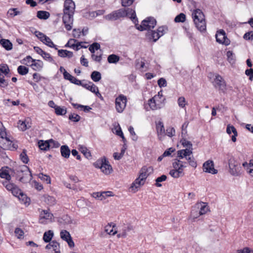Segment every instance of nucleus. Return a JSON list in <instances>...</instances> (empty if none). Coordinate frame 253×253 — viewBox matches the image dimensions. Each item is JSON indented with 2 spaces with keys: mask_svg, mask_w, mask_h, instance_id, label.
I'll return each instance as SVG.
<instances>
[{
  "mask_svg": "<svg viewBox=\"0 0 253 253\" xmlns=\"http://www.w3.org/2000/svg\"><path fill=\"white\" fill-rule=\"evenodd\" d=\"M75 7V3L72 0H65L62 21L67 31H70L72 28Z\"/></svg>",
  "mask_w": 253,
  "mask_h": 253,
  "instance_id": "1",
  "label": "nucleus"
},
{
  "mask_svg": "<svg viewBox=\"0 0 253 253\" xmlns=\"http://www.w3.org/2000/svg\"><path fill=\"white\" fill-rule=\"evenodd\" d=\"M126 16L129 17L133 20H135V11L129 8H121L105 15L104 18L109 21H115Z\"/></svg>",
  "mask_w": 253,
  "mask_h": 253,
  "instance_id": "2",
  "label": "nucleus"
},
{
  "mask_svg": "<svg viewBox=\"0 0 253 253\" xmlns=\"http://www.w3.org/2000/svg\"><path fill=\"white\" fill-rule=\"evenodd\" d=\"M152 171L153 169L151 167L149 168L143 167L140 170L139 177L132 183L130 188L134 192H136L138 189L144 184L147 176Z\"/></svg>",
  "mask_w": 253,
  "mask_h": 253,
  "instance_id": "3",
  "label": "nucleus"
},
{
  "mask_svg": "<svg viewBox=\"0 0 253 253\" xmlns=\"http://www.w3.org/2000/svg\"><path fill=\"white\" fill-rule=\"evenodd\" d=\"M17 178L22 183H27L32 179V175L29 168L26 165L17 167L14 170Z\"/></svg>",
  "mask_w": 253,
  "mask_h": 253,
  "instance_id": "4",
  "label": "nucleus"
},
{
  "mask_svg": "<svg viewBox=\"0 0 253 253\" xmlns=\"http://www.w3.org/2000/svg\"><path fill=\"white\" fill-rule=\"evenodd\" d=\"M192 17L194 24L197 29L201 32L206 30V23L205 16L201 10L195 9L192 13Z\"/></svg>",
  "mask_w": 253,
  "mask_h": 253,
  "instance_id": "5",
  "label": "nucleus"
},
{
  "mask_svg": "<svg viewBox=\"0 0 253 253\" xmlns=\"http://www.w3.org/2000/svg\"><path fill=\"white\" fill-rule=\"evenodd\" d=\"M172 167L173 169L170 170L169 172L171 176L177 178L184 175L183 170L186 166L184 165L183 162L176 159L172 163Z\"/></svg>",
  "mask_w": 253,
  "mask_h": 253,
  "instance_id": "6",
  "label": "nucleus"
},
{
  "mask_svg": "<svg viewBox=\"0 0 253 253\" xmlns=\"http://www.w3.org/2000/svg\"><path fill=\"white\" fill-rule=\"evenodd\" d=\"M180 142L184 147H186V149L178 150L177 157L183 159L184 157L192 155L193 148L191 142L186 140V138H181Z\"/></svg>",
  "mask_w": 253,
  "mask_h": 253,
  "instance_id": "7",
  "label": "nucleus"
},
{
  "mask_svg": "<svg viewBox=\"0 0 253 253\" xmlns=\"http://www.w3.org/2000/svg\"><path fill=\"white\" fill-rule=\"evenodd\" d=\"M156 20L153 17H148L144 20L141 24L140 25H136V28L139 31L148 30L150 31L153 29L156 25Z\"/></svg>",
  "mask_w": 253,
  "mask_h": 253,
  "instance_id": "8",
  "label": "nucleus"
},
{
  "mask_svg": "<svg viewBox=\"0 0 253 253\" xmlns=\"http://www.w3.org/2000/svg\"><path fill=\"white\" fill-rule=\"evenodd\" d=\"M229 172L233 176H238L241 172V167L240 164L237 162L234 157H231L228 160Z\"/></svg>",
  "mask_w": 253,
  "mask_h": 253,
  "instance_id": "9",
  "label": "nucleus"
},
{
  "mask_svg": "<svg viewBox=\"0 0 253 253\" xmlns=\"http://www.w3.org/2000/svg\"><path fill=\"white\" fill-rule=\"evenodd\" d=\"M127 99L126 96L121 94L116 98V109L118 112L122 113L126 106Z\"/></svg>",
  "mask_w": 253,
  "mask_h": 253,
  "instance_id": "10",
  "label": "nucleus"
},
{
  "mask_svg": "<svg viewBox=\"0 0 253 253\" xmlns=\"http://www.w3.org/2000/svg\"><path fill=\"white\" fill-rule=\"evenodd\" d=\"M0 138L2 141H5L3 144L4 149H10L12 144V141L10 138L6 136V133L4 127L2 126V123L0 121Z\"/></svg>",
  "mask_w": 253,
  "mask_h": 253,
  "instance_id": "11",
  "label": "nucleus"
},
{
  "mask_svg": "<svg viewBox=\"0 0 253 253\" xmlns=\"http://www.w3.org/2000/svg\"><path fill=\"white\" fill-rule=\"evenodd\" d=\"M79 85H81L92 92L95 93L97 96H101V94L99 92L98 87L91 82H87L84 80L81 81V84H80Z\"/></svg>",
  "mask_w": 253,
  "mask_h": 253,
  "instance_id": "12",
  "label": "nucleus"
},
{
  "mask_svg": "<svg viewBox=\"0 0 253 253\" xmlns=\"http://www.w3.org/2000/svg\"><path fill=\"white\" fill-rule=\"evenodd\" d=\"M215 38L216 42L219 43L228 45L230 43V40L227 38L226 33L223 30L217 31L215 35Z\"/></svg>",
  "mask_w": 253,
  "mask_h": 253,
  "instance_id": "13",
  "label": "nucleus"
},
{
  "mask_svg": "<svg viewBox=\"0 0 253 253\" xmlns=\"http://www.w3.org/2000/svg\"><path fill=\"white\" fill-rule=\"evenodd\" d=\"M203 169L205 172L213 174H216L218 172L217 170L214 168L213 162L211 160L207 161L203 164Z\"/></svg>",
  "mask_w": 253,
  "mask_h": 253,
  "instance_id": "14",
  "label": "nucleus"
},
{
  "mask_svg": "<svg viewBox=\"0 0 253 253\" xmlns=\"http://www.w3.org/2000/svg\"><path fill=\"white\" fill-rule=\"evenodd\" d=\"M53 215L48 210H42L40 214L39 221L41 223L45 224L47 220L50 221Z\"/></svg>",
  "mask_w": 253,
  "mask_h": 253,
  "instance_id": "15",
  "label": "nucleus"
},
{
  "mask_svg": "<svg viewBox=\"0 0 253 253\" xmlns=\"http://www.w3.org/2000/svg\"><path fill=\"white\" fill-rule=\"evenodd\" d=\"M45 249L49 253H60L59 244L55 241L50 242L46 246Z\"/></svg>",
  "mask_w": 253,
  "mask_h": 253,
  "instance_id": "16",
  "label": "nucleus"
},
{
  "mask_svg": "<svg viewBox=\"0 0 253 253\" xmlns=\"http://www.w3.org/2000/svg\"><path fill=\"white\" fill-rule=\"evenodd\" d=\"M214 86L217 87L219 90L224 91L226 89V84L222 77L219 75L215 76L214 79Z\"/></svg>",
  "mask_w": 253,
  "mask_h": 253,
  "instance_id": "17",
  "label": "nucleus"
},
{
  "mask_svg": "<svg viewBox=\"0 0 253 253\" xmlns=\"http://www.w3.org/2000/svg\"><path fill=\"white\" fill-rule=\"evenodd\" d=\"M133 229V227L130 224H124L120 227L119 234L117 235L118 238H125L127 233Z\"/></svg>",
  "mask_w": 253,
  "mask_h": 253,
  "instance_id": "18",
  "label": "nucleus"
},
{
  "mask_svg": "<svg viewBox=\"0 0 253 253\" xmlns=\"http://www.w3.org/2000/svg\"><path fill=\"white\" fill-rule=\"evenodd\" d=\"M148 102L149 105L152 110H157L162 107V100L158 99V96H154Z\"/></svg>",
  "mask_w": 253,
  "mask_h": 253,
  "instance_id": "19",
  "label": "nucleus"
},
{
  "mask_svg": "<svg viewBox=\"0 0 253 253\" xmlns=\"http://www.w3.org/2000/svg\"><path fill=\"white\" fill-rule=\"evenodd\" d=\"M195 209L199 210V214L202 215L205 214L209 211V207L206 203L201 202L195 205Z\"/></svg>",
  "mask_w": 253,
  "mask_h": 253,
  "instance_id": "20",
  "label": "nucleus"
},
{
  "mask_svg": "<svg viewBox=\"0 0 253 253\" xmlns=\"http://www.w3.org/2000/svg\"><path fill=\"white\" fill-rule=\"evenodd\" d=\"M156 129L159 139L162 140L165 133L164 126L162 122L159 121L156 124Z\"/></svg>",
  "mask_w": 253,
  "mask_h": 253,
  "instance_id": "21",
  "label": "nucleus"
},
{
  "mask_svg": "<svg viewBox=\"0 0 253 253\" xmlns=\"http://www.w3.org/2000/svg\"><path fill=\"white\" fill-rule=\"evenodd\" d=\"M63 76L65 79L70 81L72 83L77 85H80V84H81V81L79 80L74 76H72L67 71H65V73H63Z\"/></svg>",
  "mask_w": 253,
  "mask_h": 253,
  "instance_id": "22",
  "label": "nucleus"
},
{
  "mask_svg": "<svg viewBox=\"0 0 253 253\" xmlns=\"http://www.w3.org/2000/svg\"><path fill=\"white\" fill-rule=\"evenodd\" d=\"M226 132L228 134H230L232 132L233 135L231 137V139L233 142H235L236 141V136L238 135V133L236 129L234 126L228 125L227 126Z\"/></svg>",
  "mask_w": 253,
  "mask_h": 253,
  "instance_id": "23",
  "label": "nucleus"
},
{
  "mask_svg": "<svg viewBox=\"0 0 253 253\" xmlns=\"http://www.w3.org/2000/svg\"><path fill=\"white\" fill-rule=\"evenodd\" d=\"M30 66L34 70L40 71L43 67V63L40 60L32 59V63Z\"/></svg>",
  "mask_w": 253,
  "mask_h": 253,
  "instance_id": "24",
  "label": "nucleus"
},
{
  "mask_svg": "<svg viewBox=\"0 0 253 253\" xmlns=\"http://www.w3.org/2000/svg\"><path fill=\"white\" fill-rule=\"evenodd\" d=\"M100 169L105 174H109L113 171L112 166L109 164V162L107 160L106 162L103 164L102 167H101Z\"/></svg>",
  "mask_w": 253,
  "mask_h": 253,
  "instance_id": "25",
  "label": "nucleus"
},
{
  "mask_svg": "<svg viewBox=\"0 0 253 253\" xmlns=\"http://www.w3.org/2000/svg\"><path fill=\"white\" fill-rule=\"evenodd\" d=\"M18 127L21 130L24 131L31 127V124L27 120L24 121L20 120L18 123Z\"/></svg>",
  "mask_w": 253,
  "mask_h": 253,
  "instance_id": "26",
  "label": "nucleus"
},
{
  "mask_svg": "<svg viewBox=\"0 0 253 253\" xmlns=\"http://www.w3.org/2000/svg\"><path fill=\"white\" fill-rule=\"evenodd\" d=\"M58 55L61 57H68L70 58L73 56V53L71 51L64 50V49H57Z\"/></svg>",
  "mask_w": 253,
  "mask_h": 253,
  "instance_id": "27",
  "label": "nucleus"
},
{
  "mask_svg": "<svg viewBox=\"0 0 253 253\" xmlns=\"http://www.w3.org/2000/svg\"><path fill=\"white\" fill-rule=\"evenodd\" d=\"M61 156L65 158H68L70 155L71 151L67 145H63L60 148Z\"/></svg>",
  "mask_w": 253,
  "mask_h": 253,
  "instance_id": "28",
  "label": "nucleus"
},
{
  "mask_svg": "<svg viewBox=\"0 0 253 253\" xmlns=\"http://www.w3.org/2000/svg\"><path fill=\"white\" fill-rule=\"evenodd\" d=\"M147 36L149 40H152L154 42H156L159 38L160 36L158 35L157 31L150 30L147 33Z\"/></svg>",
  "mask_w": 253,
  "mask_h": 253,
  "instance_id": "29",
  "label": "nucleus"
},
{
  "mask_svg": "<svg viewBox=\"0 0 253 253\" xmlns=\"http://www.w3.org/2000/svg\"><path fill=\"white\" fill-rule=\"evenodd\" d=\"M0 43L7 50H10L12 48V43L8 40L1 39Z\"/></svg>",
  "mask_w": 253,
  "mask_h": 253,
  "instance_id": "30",
  "label": "nucleus"
},
{
  "mask_svg": "<svg viewBox=\"0 0 253 253\" xmlns=\"http://www.w3.org/2000/svg\"><path fill=\"white\" fill-rule=\"evenodd\" d=\"M42 42H43L44 44H46V45L50 47H52L55 48L56 50H57V47L56 45H55L53 42H52L51 39L48 37L47 36H45L44 39H43L42 40Z\"/></svg>",
  "mask_w": 253,
  "mask_h": 253,
  "instance_id": "31",
  "label": "nucleus"
},
{
  "mask_svg": "<svg viewBox=\"0 0 253 253\" xmlns=\"http://www.w3.org/2000/svg\"><path fill=\"white\" fill-rule=\"evenodd\" d=\"M58 222L62 224L68 225L71 224L72 223V220L69 216L67 215H64L62 216L61 218L59 219Z\"/></svg>",
  "mask_w": 253,
  "mask_h": 253,
  "instance_id": "32",
  "label": "nucleus"
},
{
  "mask_svg": "<svg viewBox=\"0 0 253 253\" xmlns=\"http://www.w3.org/2000/svg\"><path fill=\"white\" fill-rule=\"evenodd\" d=\"M53 236V232L51 230H48L45 232L43 236V240L46 243L49 242Z\"/></svg>",
  "mask_w": 253,
  "mask_h": 253,
  "instance_id": "33",
  "label": "nucleus"
},
{
  "mask_svg": "<svg viewBox=\"0 0 253 253\" xmlns=\"http://www.w3.org/2000/svg\"><path fill=\"white\" fill-rule=\"evenodd\" d=\"M114 225L112 226L111 224L109 223L105 227V232L111 235H115L117 233V231L116 230L114 231Z\"/></svg>",
  "mask_w": 253,
  "mask_h": 253,
  "instance_id": "34",
  "label": "nucleus"
},
{
  "mask_svg": "<svg viewBox=\"0 0 253 253\" xmlns=\"http://www.w3.org/2000/svg\"><path fill=\"white\" fill-rule=\"evenodd\" d=\"M37 16L40 19L46 20L49 17L50 14L47 11L41 10L38 11Z\"/></svg>",
  "mask_w": 253,
  "mask_h": 253,
  "instance_id": "35",
  "label": "nucleus"
},
{
  "mask_svg": "<svg viewBox=\"0 0 253 253\" xmlns=\"http://www.w3.org/2000/svg\"><path fill=\"white\" fill-rule=\"evenodd\" d=\"M107 60L109 63L116 64L120 60V57L118 55L112 54L108 56Z\"/></svg>",
  "mask_w": 253,
  "mask_h": 253,
  "instance_id": "36",
  "label": "nucleus"
},
{
  "mask_svg": "<svg viewBox=\"0 0 253 253\" xmlns=\"http://www.w3.org/2000/svg\"><path fill=\"white\" fill-rule=\"evenodd\" d=\"M91 79L95 82L99 81L101 79V73L98 71H93L90 75Z\"/></svg>",
  "mask_w": 253,
  "mask_h": 253,
  "instance_id": "37",
  "label": "nucleus"
},
{
  "mask_svg": "<svg viewBox=\"0 0 253 253\" xmlns=\"http://www.w3.org/2000/svg\"><path fill=\"white\" fill-rule=\"evenodd\" d=\"M227 60L231 64L235 63V56L232 51H228L226 53Z\"/></svg>",
  "mask_w": 253,
  "mask_h": 253,
  "instance_id": "38",
  "label": "nucleus"
},
{
  "mask_svg": "<svg viewBox=\"0 0 253 253\" xmlns=\"http://www.w3.org/2000/svg\"><path fill=\"white\" fill-rule=\"evenodd\" d=\"M49 145L48 140L45 141L43 140H40L39 142V147L40 149L42 150L46 151L47 149H49Z\"/></svg>",
  "mask_w": 253,
  "mask_h": 253,
  "instance_id": "39",
  "label": "nucleus"
},
{
  "mask_svg": "<svg viewBox=\"0 0 253 253\" xmlns=\"http://www.w3.org/2000/svg\"><path fill=\"white\" fill-rule=\"evenodd\" d=\"M106 160L105 157L101 158L94 163L93 165L96 168L101 169L103 164L106 162Z\"/></svg>",
  "mask_w": 253,
  "mask_h": 253,
  "instance_id": "40",
  "label": "nucleus"
},
{
  "mask_svg": "<svg viewBox=\"0 0 253 253\" xmlns=\"http://www.w3.org/2000/svg\"><path fill=\"white\" fill-rule=\"evenodd\" d=\"M55 113L58 115H64L67 113L66 108L60 106H55Z\"/></svg>",
  "mask_w": 253,
  "mask_h": 253,
  "instance_id": "41",
  "label": "nucleus"
},
{
  "mask_svg": "<svg viewBox=\"0 0 253 253\" xmlns=\"http://www.w3.org/2000/svg\"><path fill=\"white\" fill-rule=\"evenodd\" d=\"M29 69L24 66L20 65L17 68V72L21 75H26Z\"/></svg>",
  "mask_w": 253,
  "mask_h": 253,
  "instance_id": "42",
  "label": "nucleus"
},
{
  "mask_svg": "<svg viewBox=\"0 0 253 253\" xmlns=\"http://www.w3.org/2000/svg\"><path fill=\"white\" fill-rule=\"evenodd\" d=\"M0 177L8 181L11 179L10 175L6 170H0Z\"/></svg>",
  "mask_w": 253,
  "mask_h": 253,
  "instance_id": "43",
  "label": "nucleus"
},
{
  "mask_svg": "<svg viewBox=\"0 0 253 253\" xmlns=\"http://www.w3.org/2000/svg\"><path fill=\"white\" fill-rule=\"evenodd\" d=\"M60 237L62 240L66 241L68 238H71V236L68 231L66 230H63L60 232Z\"/></svg>",
  "mask_w": 253,
  "mask_h": 253,
  "instance_id": "44",
  "label": "nucleus"
},
{
  "mask_svg": "<svg viewBox=\"0 0 253 253\" xmlns=\"http://www.w3.org/2000/svg\"><path fill=\"white\" fill-rule=\"evenodd\" d=\"M20 158L21 161L24 164H27L29 162V158L26 154V150H23L22 152L21 153L20 155Z\"/></svg>",
  "mask_w": 253,
  "mask_h": 253,
  "instance_id": "45",
  "label": "nucleus"
},
{
  "mask_svg": "<svg viewBox=\"0 0 253 253\" xmlns=\"http://www.w3.org/2000/svg\"><path fill=\"white\" fill-rule=\"evenodd\" d=\"M168 27L167 26H163L159 27L157 31L158 32V35L160 36V38L163 36L168 31Z\"/></svg>",
  "mask_w": 253,
  "mask_h": 253,
  "instance_id": "46",
  "label": "nucleus"
},
{
  "mask_svg": "<svg viewBox=\"0 0 253 253\" xmlns=\"http://www.w3.org/2000/svg\"><path fill=\"white\" fill-rule=\"evenodd\" d=\"M100 45L99 43L94 42L90 45L89 47V50L92 53H94L95 50H97L100 49Z\"/></svg>",
  "mask_w": 253,
  "mask_h": 253,
  "instance_id": "47",
  "label": "nucleus"
},
{
  "mask_svg": "<svg viewBox=\"0 0 253 253\" xmlns=\"http://www.w3.org/2000/svg\"><path fill=\"white\" fill-rule=\"evenodd\" d=\"M186 20V16L184 14L181 13L179 15H177L174 21L175 22H184Z\"/></svg>",
  "mask_w": 253,
  "mask_h": 253,
  "instance_id": "48",
  "label": "nucleus"
},
{
  "mask_svg": "<svg viewBox=\"0 0 253 253\" xmlns=\"http://www.w3.org/2000/svg\"><path fill=\"white\" fill-rule=\"evenodd\" d=\"M166 179H167V176L166 175H162L161 176L158 177L156 179V183L155 184L156 186L157 187H161L162 184H160V183L165 181Z\"/></svg>",
  "mask_w": 253,
  "mask_h": 253,
  "instance_id": "49",
  "label": "nucleus"
},
{
  "mask_svg": "<svg viewBox=\"0 0 253 253\" xmlns=\"http://www.w3.org/2000/svg\"><path fill=\"white\" fill-rule=\"evenodd\" d=\"M45 202L49 205H54L56 203L55 199L52 197L48 196L45 198Z\"/></svg>",
  "mask_w": 253,
  "mask_h": 253,
  "instance_id": "50",
  "label": "nucleus"
},
{
  "mask_svg": "<svg viewBox=\"0 0 253 253\" xmlns=\"http://www.w3.org/2000/svg\"><path fill=\"white\" fill-rule=\"evenodd\" d=\"M69 119L74 122H78L81 119V117L78 114L73 113L69 116Z\"/></svg>",
  "mask_w": 253,
  "mask_h": 253,
  "instance_id": "51",
  "label": "nucleus"
},
{
  "mask_svg": "<svg viewBox=\"0 0 253 253\" xmlns=\"http://www.w3.org/2000/svg\"><path fill=\"white\" fill-rule=\"evenodd\" d=\"M7 14L11 17H13L20 14V12L17 10V8L9 9L7 12Z\"/></svg>",
  "mask_w": 253,
  "mask_h": 253,
  "instance_id": "52",
  "label": "nucleus"
},
{
  "mask_svg": "<svg viewBox=\"0 0 253 253\" xmlns=\"http://www.w3.org/2000/svg\"><path fill=\"white\" fill-rule=\"evenodd\" d=\"M39 177L41 179V180L45 181L47 184L50 183V178L49 176L43 174L42 173H40L39 174Z\"/></svg>",
  "mask_w": 253,
  "mask_h": 253,
  "instance_id": "53",
  "label": "nucleus"
},
{
  "mask_svg": "<svg viewBox=\"0 0 253 253\" xmlns=\"http://www.w3.org/2000/svg\"><path fill=\"white\" fill-rule=\"evenodd\" d=\"M49 149L50 148H58L60 146V144L58 142L53 140L51 139L48 140Z\"/></svg>",
  "mask_w": 253,
  "mask_h": 253,
  "instance_id": "54",
  "label": "nucleus"
},
{
  "mask_svg": "<svg viewBox=\"0 0 253 253\" xmlns=\"http://www.w3.org/2000/svg\"><path fill=\"white\" fill-rule=\"evenodd\" d=\"M9 71V68L6 64H2L0 65V72L6 75Z\"/></svg>",
  "mask_w": 253,
  "mask_h": 253,
  "instance_id": "55",
  "label": "nucleus"
},
{
  "mask_svg": "<svg viewBox=\"0 0 253 253\" xmlns=\"http://www.w3.org/2000/svg\"><path fill=\"white\" fill-rule=\"evenodd\" d=\"M103 194H105L104 193L102 192H94L92 194V197L94 198L95 199H98L99 200H103Z\"/></svg>",
  "mask_w": 253,
  "mask_h": 253,
  "instance_id": "56",
  "label": "nucleus"
},
{
  "mask_svg": "<svg viewBox=\"0 0 253 253\" xmlns=\"http://www.w3.org/2000/svg\"><path fill=\"white\" fill-rule=\"evenodd\" d=\"M3 185L5 187L6 189L8 191H12L13 188L16 186L13 183H9L8 181H5L3 183Z\"/></svg>",
  "mask_w": 253,
  "mask_h": 253,
  "instance_id": "57",
  "label": "nucleus"
},
{
  "mask_svg": "<svg viewBox=\"0 0 253 253\" xmlns=\"http://www.w3.org/2000/svg\"><path fill=\"white\" fill-rule=\"evenodd\" d=\"M199 214V210L195 209V206L193 208L191 211V217L194 219L197 218L200 216Z\"/></svg>",
  "mask_w": 253,
  "mask_h": 253,
  "instance_id": "58",
  "label": "nucleus"
},
{
  "mask_svg": "<svg viewBox=\"0 0 253 253\" xmlns=\"http://www.w3.org/2000/svg\"><path fill=\"white\" fill-rule=\"evenodd\" d=\"M76 43H75V44H71V47L72 48L75 49L76 50H79L81 48H86V47L85 46H83L81 45L82 42H76Z\"/></svg>",
  "mask_w": 253,
  "mask_h": 253,
  "instance_id": "59",
  "label": "nucleus"
},
{
  "mask_svg": "<svg viewBox=\"0 0 253 253\" xmlns=\"http://www.w3.org/2000/svg\"><path fill=\"white\" fill-rule=\"evenodd\" d=\"M42 56L45 59L49 62L54 63V61L52 57L50 56V54L44 51Z\"/></svg>",
  "mask_w": 253,
  "mask_h": 253,
  "instance_id": "60",
  "label": "nucleus"
},
{
  "mask_svg": "<svg viewBox=\"0 0 253 253\" xmlns=\"http://www.w3.org/2000/svg\"><path fill=\"white\" fill-rule=\"evenodd\" d=\"M178 104L180 107L184 108L186 105V100L183 96L178 98L177 100Z\"/></svg>",
  "mask_w": 253,
  "mask_h": 253,
  "instance_id": "61",
  "label": "nucleus"
},
{
  "mask_svg": "<svg viewBox=\"0 0 253 253\" xmlns=\"http://www.w3.org/2000/svg\"><path fill=\"white\" fill-rule=\"evenodd\" d=\"M11 193L14 196L18 197L19 195L22 194V191L16 185L11 191Z\"/></svg>",
  "mask_w": 253,
  "mask_h": 253,
  "instance_id": "62",
  "label": "nucleus"
},
{
  "mask_svg": "<svg viewBox=\"0 0 253 253\" xmlns=\"http://www.w3.org/2000/svg\"><path fill=\"white\" fill-rule=\"evenodd\" d=\"M14 233L18 238L21 239L23 237L24 232L19 228H16L15 230Z\"/></svg>",
  "mask_w": 253,
  "mask_h": 253,
  "instance_id": "63",
  "label": "nucleus"
},
{
  "mask_svg": "<svg viewBox=\"0 0 253 253\" xmlns=\"http://www.w3.org/2000/svg\"><path fill=\"white\" fill-rule=\"evenodd\" d=\"M243 38L246 40H253V32L251 31L245 33Z\"/></svg>",
  "mask_w": 253,
  "mask_h": 253,
  "instance_id": "64",
  "label": "nucleus"
}]
</instances>
